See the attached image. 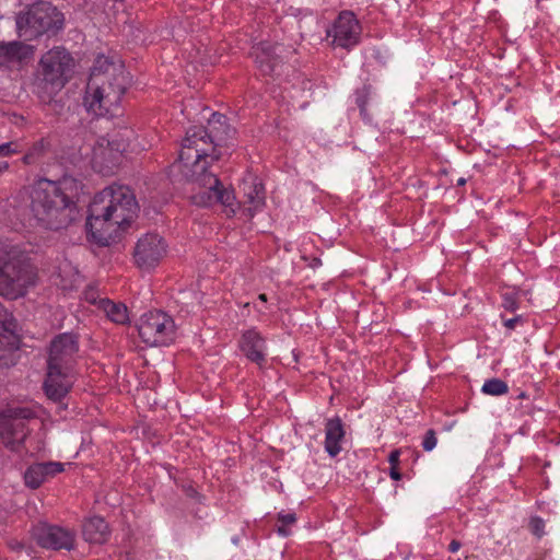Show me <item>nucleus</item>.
Instances as JSON below:
<instances>
[{
    "mask_svg": "<svg viewBox=\"0 0 560 560\" xmlns=\"http://www.w3.org/2000/svg\"><path fill=\"white\" fill-rule=\"evenodd\" d=\"M73 385L71 370L47 366L44 392L48 399L62 402Z\"/></svg>",
    "mask_w": 560,
    "mask_h": 560,
    "instance_id": "ddd939ff",
    "label": "nucleus"
},
{
    "mask_svg": "<svg viewBox=\"0 0 560 560\" xmlns=\"http://www.w3.org/2000/svg\"><path fill=\"white\" fill-rule=\"evenodd\" d=\"M532 533L538 538L545 534V522L540 517H533L529 522Z\"/></svg>",
    "mask_w": 560,
    "mask_h": 560,
    "instance_id": "bb28decb",
    "label": "nucleus"
},
{
    "mask_svg": "<svg viewBox=\"0 0 560 560\" xmlns=\"http://www.w3.org/2000/svg\"><path fill=\"white\" fill-rule=\"evenodd\" d=\"M19 151H20L19 145L15 142H7V143L0 144V155L1 156H9Z\"/></svg>",
    "mask_w": 560,
    "mask_h": 560,
    "instance_id": "c756f323",
    "label": "nucleus"
},
{
    "mask_svg": "<svg viewBox=\"0 0 560 560\" xmlns=\"http://www.w3.org/2000/svg\"><path fill=\"white\" fill-rule=\"evenodd\" d=\"M138 203L133 192L124 185H110L97 192L86 220L91 238L103 246L114 242L136 219Z\"/></svg>",
    "mask_w": 560,
    "mask_h": 560,
    "instance_id": "f03ea898",
    "label": "nucleus"
},
{
    "mask_svg": "<svg viewBox=\"0 0 560 560\" xmlns=\"http://www.w3.org/2000/svg\"><path fill=\"white\" fill-rule=\"evenodd\" d=\"M39 63L43 70H70L74 67V59L65 47L57 46L45 52Z\"/></svg>",
    "mask_w": 560,
    "mask_h": 560,
    "instance_id": "aec40b11",
    "label": "nucleus"
},
{
    "mask_svg": "<svg viewBox=\"0 0 560 560\" xmlns=\"http://www.w3.org/2000/svg\"><path fill=\"white\" fill-rule=\"evenodd\" d=\"M354 95L355 104L360 109V115L362 119L365 121H371L372 117L369 114V107L376 101V96L372 90V86L365 84L361 89H358Z\"/></svg>",
    "mask_w": 560,
    "mask_h": 560,
    "instance_id": "5701e85b",
    "label": "nucleus"
},
{
    "mask_svg": "<svg viewBox=\"0 0 560 560\" xmlns=\"http://www.w3.org/2000/svg\"><path fill=\"white\" fill-rule=\"evenodd\" d=\"M79 184L71 176L59 180L39 179L33 187L31 210L37 222L46 229L59 230L73 219Z\"/></svg>",
    "mask_w": 560,
    "mask_h": 560,
    "instance_id": "7ed1b4c3",
    "label": "nucleus"
},
{
    "mask_svg": "<svg viewBox=\"0 0 560 560\" xmlns=\"http://www.w3.org/2000/svg\"><path fill=\"white\" fill-rule=\"evenodd\" d=\"M389 475L394 480H399L401 477L400 472L395 467H392Z\"/></svg>",
    "mask_w": 560,
    "mask_h": 560,
    "instance_id": "e433bc0d",
    "label": "nucleus"
},
{
    "mask_svg": "<svg viewBox=\"0 0 560 560\" xmlns=\"http://www.w3.org/2000/svg\"><path fill=\"white\" fill-rule=\"evenodd\" d=\"M361 25L350 11H343L339 14L332 28V45L349 49L357 45L360 39Z\"/></svg>",
    "mask_w": 560,
    "mask_h": 560,
    "instance_id": "9b49d317",
    "label": "nucleus"
},
{
    "mask_svg": "<svg viewBox=\"0 0 560 560\" xmlns=\"http://www.w3.org/2000/svg\"><path fill=\"white\" fill-rule=\"evenodd\" d=\"M9 163L8 162H0V173L8 170Z\"/></svg>",
    "mask_w": 560,
    "mask_h": 560,
    "instance_id": "4c0bfd02",
    "label": "nucleus"
},
{
    "mask_svg": "<svg viewBox=\"0 0 560 560\" xmlns=\"http://www.w3.org/2000/svg\"><path fill=\"white\" fill-rule=\"evenodd\" d=\"M129 72H91L83 105L96 117L117 114L122 95L130 84Z\"/></svg>",
    "mask_w": 560,
    "mask_h": 560,
    "instance_id": "39448f33",
    "label": "nucleus"
},
{
    "mask_svg": "<svg viewBox=\"0 0 560 560\" xmlns=\"http://www.w3.org/2000/svg\"><path fill=\"white\" fill-rule=\"evenodd\" d=\"M502 306L506 310V311H511V312H514L517 310L518 307V303H517V298L514 293H505L503 295V302H502Z\"/></svg>",
    "mask_w": 560,
    "mask_h": 560,
    "instance_id": "c85d7f7f",
    "label": "nucleus"
},
{
    "mask_svg": "<svg viewBox=\"0 0 560 560\" xmlns=\"http://www.w3.org/2000/svg\"><path fill=\"white\" fill-rule=\"evenodd\" d=\"M240 348L252 362H255L258 365H261L265 362L267 354L266 342L256 329H248L242 335Z\"/></svg>",
    "mask_w": 560,
    "mask_h": 560,
    "instance_id": "dca6fc26",
    "label": "nucleus"
},
{
    "mask_svg": "<svg viewBox=\"0 0 560 560\" xmlns=\"http://www.w3.org/2000/svg\"><path fill=\"white\" fill-rule=\"evenodd\" d=\"M108 535V526L102 517H91L83 525V537L91 544H103L107 540Z\"/></svg>",
    "mask_w": 560,
    "mask_h": 560,
    "instance_id": "412c9836",
    "label": "nucleus"
},
{
    "mask_svg": "<svg viewBox=\"0 0 560 560\" xmlns=\"http://www.w3.org/2000/svg\"><path fill=\"white\" fill-rule=\"evenodd\" d=\"M33 418L28 408H11L0 415V439L3 444L16 451L27 435L26 421Z\"/></svg>",
    "mask_w": 560,
    "mask_h": 560,
    "instance_id": "6e6552de",
    "label": "nucleus"
},
{
    "mask_svg": "<svg viewBox=\"0 0 560 560\" xmlns=\"http://www.w3.org/2000/svg\"><path fill=\"white\" fill-rule=\"evenodd\" d=\"M523 323V317L521 315H517L513 318L505 319L503 322V325L505 328L512 330L514 329L518 324Z\"/></svg>",
    "mask_w": 560,
    "mask_h": 560,
    "instance_id": "2f4dec72",
    "label": "nucleus"
},
{
    "mask_svg": "<svg viewBox=\"0 0 560 560\" xmlns=\"http://www.w3.org/2000/svg\"><path fill=\"white\" fill-rule=\"evenodd\" d=\"M345 427L339 417L329 418L325 422V451L330 457H336L342 450Z\"/></svg>",
    "mask_w": 560,
    "mask_h": 560,
    "instance_id": "a211bd4d",
    "label": "nucleus"
},
{
    "mask_svg": "<svg viewBox=\"0 0 560 560\" xmlns=\"http://www.w3.org/2000/svg\"><path fill=\"white\" fill-rule=\"evenodd\" d=\"M43 150H44V142L43 141L37 142L36 144H34V147L31 149V151L23 156V162L25 164H32L35 161V158L37 155H39L43 152Z\"/></svg>",
    "mask_w": 560,
    "mask_h": 560,
    "instance_id": "a878e982",
    "label": "nucleus"
},
{
    "mask_svg": "<svg viewBox=\"0 0 560 560\" xmlns=\"http://www.w3.org/2000/svg\"><path fill=\"white\" fill-rule=\"evenodd\" d=\"M100 310L116 324H126L129 322L127 306L121 303H114L110 300L101 299Z\"/></svg>",
    "mask_w": 560,
    "mask_h": 560,
    "instance_id": "4be33fe9",
    "label": "nucleus"
},
{
    "mask_svg": "<svg viewBox=\"0 0 560 560\" xmlns=\"http://www.w3.org/2000/svg\"><path fill=\"white\" fill-rule=\"evenodd\" d=\"M277 533L282 536V537H287L290 535V529H289V526L288 525H283L281 524L280 526H278L277 528Z\"/></svg>",
    "mask_w": 560,
    "mask_h": 560,
    "instance_id": "f704fd0d",
    "label": "nucleus"
},
{
    "mask_svg": "<svg viewBox=\"0 0 560 560\" xmlns=\"http://www.w3.org/2000/svg\"><path fill=\"white\" fill-rule=\"evenodd\" d=\"M33 538L36 542L46 549L59 550L73 548L75 533L48 523H38L32 529Z\"/></svg>",
    "mask_w": 560,
    "mask_h": 560,
    "instance_id": "1a4fd4ad",
    "label": "nucleus"
},
{
    "mask_svg": "<svg viewBox=\"0 0 560 560\" xmlns=\"http://www.w3.org/2000/svg\"><path fill=\"white\" fill-rule=\"evenodd\" d=\"M228 130L225 116L218 113L212 114L207 129H189L182 141L178 160L170 166V176L175 182H186L189 185L188 191L195 205L209 207L220 203L229 215L240 208L247 217L253 218L266 205L262 184L257 178L245 179L242 184L243 199L236 203L233 191L223 188L217 176L208 172V159L214 161L220 158L217 148L225 140Z\"/></svg>",
    "mask_w": 560,
    "mask_h": 560,
    "instance_id": "f257e3e1",
    "label": "nucleus"
},
{
    "mask_svg": "<svg viewBox=\"0 0 560 560\" xmlns=\"http://www.w3.org/2000/svg\"><path fill=\"white\" fill-rule=\"evenodd\" d=\"M77 351L78 341L73 335L57 336L50 345L47 366L71 370Z\"/></svg>",
    "mask_w": 560,
    "mask_h": 560,
    "instance_id": "f8f14e48",
    "label": "nucleus"
},
{
    "mask_svg": "<svg viewBox=\"0 0 560 560\" xmlns=\"http://www.w3.org/2000/svg\"><path fill=\"white\" fill-rule=\"evenodd\" d=\"M124 68V61L116 54L98 55L95 58L94 66L91 70H108L109 68Z\"/></svg>",
    "mask_w": 560,
    "mask_h": 560,
    "instance_id": "b1692460",
    "label": "nucleus"
},
{
    "mask_svg": "<svg viewBox=\"0 0 560 560\" xmlns=\"http://www.w3.org/2000/svg\"><path fill=\"white\" fill-rule=\"evenodd\" d=\"M166 244L156 233L141 236L135 248V260L141 269L154 268L165 256Z\"/></svg>",
    "mask_w": 560,
    "mask_h": 560,
    "instance_id": "9d476101",
    "label": "nucleus"
},
{
    "mask_svg": "<svg viewBox=\"0 0 560 560\" xmlns=\"http://www.w3.org/2000/svg\"><path fill=\"white\" fill-rule=\"evenodd\" d=\"M278 521L283 525L291 526L295 523L296 517L294 513H279Z\"/></svg>",
    "mask_w": 560,
    "mask_h": 560,
    "instance_id": "7c9ffc66",
    "label": "nucleus"
},
{
    "mask_svg": "<svg viewBox=\"0 0 560 560\" xmlns=\"http://www.w3.org/2000/svg\"><path fill=\"white\" fill-rule=\"evenodd\" d=\"M138 332L150 347L168 346L175 338V323L165 312L150 311L140 317Z\"/></svg>",
    "mask_w": 560,
    "mask_h": 560,
    "instance_id": "0eeeda50",
    "label": "nucleus"
},
{
    "mask_svg": "<svg viewBox=\"0 0 560 560\" xmlns=\"http://www.w3.org/2000/svg\"><path fill=\"white\" fill-rule=\"evenodd\" d=\"M389 463L392 464L393 467H395L398 462H399V452L398 451H394L389 454Z\"/></svg>",
    "mask_w": 560,
    "mask_h": 560,
    "instance_id": "72a5a7b5",
    "label": "nucleus"
},
{
    "mask_svg": "<svg viewBox=\"0 0 560 560\" xmlns=\"http://www.w3.org/2000/svg\"><path fill=\"white\" fill-rule=\"evenodd\" d=\"M37 281L30 252L18 244L0 243V295L10 300L23 298Z\"/></svg>",
    "mask_w": 560,
    "mask_h": 560,
    "instance_id": "20e7f679",
    "label": "nucleus"
},
{
    "mask_svg": "<svg viewBox=\"0 0 560 560\" xmlns=\"http://www.w3.org/2000/svg\"><path fill=\"white\" fill-rule=\"evenodd\" d=\"M460 542L458 540H452L448 545V550L451 552H457L460 549Z\"/></svg>",
    "mask_w": 560,
    "mask_h": 560,
    "instance_id": "c9c22d12",
    "label": "nucleus"
},
{
    "mask_svg": "<svg viewBox=\"0 0 560 560\" xmlns=\"http://www.w3.org/2000/svg\"><path fill=\"white\" fill-rule=\"evenodd\" d=\"M65 465L59 462L38 463L30 466L24 472V482L31 489H37L48 478L63 471Z\"/></svg>",
    "mask_w": 560,
    "mask_h": 560,
    "instance_id": "2eb2a0df",
    "label": "nucleus"
},
{
    "mask_svg": "<svg viewBox=\"0 0 560 560\" xmlns=\"http://www.w3.org/2000/svg\"><path fill=\"white\" fill-rule=\"evenodd\" d=\"M34 56V47L22 42L0 44V67L22 65L23 61Z\"/></svg>",
    "mask_w": 560,
    "mask_h": 560,
    "instance_id": "f3484780",
    "label": "nucleus"
},
{
    "mask_svg": "<svg viewBox=\"0 0 560 560\" xmlns=\"http://www.w3.org/2000/svg\"><path fill=\"white\" fill-rule=\"evenodd\" d=\"M85 300L92 304H96L100 307V300L96 298V293L92 290L85 292Z\"/></svg>",
    "mask_w": 560,
    "mask_h": 560,
    "instance_id": "473e14b6",
    "label": "nucleus"
},
{
    "mask_svg": "<svg viewBox=\"0 0 560 560\" xmlns=\"http://www.w3.org/2000/svg\"><path fill=\"white\" fill-rule=\"evenodd\" d=\"M465 183H466V179H465V178H463V177H460V178L457 180V185H458V186H463V185H465Z\"/></svg>",
    "mask_w": 560,
    "mask_h": 560,
    "instance_id": "58836bf2",
    "label": "nucleus"
},
{
    "mask_svg": "<svg viewBox=\"0 0 560 560\" xmlns=\"http://www.w3.org/2000/svg\"><path fill=\"white\" fill-rule=\"evenodd\" d=\"M436 443H438V439L435 436V432L433 430L427 431L423 442H422L423 450L427 452H431L432 450L435 448Z\"/></svg>",
    "mask_w": 560,
    "mask_h": 560,
    "instance_id": "cd10ccee",
    "label": "nucleus"
},
{
    "mask_svg": "<svg viewBox=\"0 0 560 560\" xmlns=\"http://www.w3.org/2000/svg\"><path fill=\"white\" fill-rule=\"evenodd\" d=\"M15 24L19 37L32 40L42 35H56L63 28L65 15L52 3L36 1L16 14Z\"/></svg>",
    "mask_w": 560,
    "mask_h": 560,
    "instance_id": "423d86ee",
    "label": "nucleus"
},
{
    "mask_svg": "<svg viewBox=\"0 0 560 560\" xmlns=\"http://www.w3.org/2000/svg\"><path fill=\"white\" fill-rule=\"evenodd\" d=\"M285 49L281 45L259 43L253 48L252 56L255 58L258 67H267L272 70L281 66L282 52Z\"/></svg>",
    "mask_w": 560,
    "mask_h": 560,
    "instance_id": "6ab92c4d",
    "label": "nucleus"
},
{
    "mask_svg": "<svg viewBox=\"0 0 560 560\" xmlns=\"http://www.w3.org/2000/svg\"><path fill=\"white\" fill-rule=\"evenodd\" d=\"M122 151H125V147L119 143L100 138L92 149L91 163L93 168L100 173H107Z\"/></svg>",
    "mask_w": 560,
    "mask_h": 560,
    "instance_id": "4468645a",
    "label": "nucleus"
},
{
    "mask_svg": "<svg viewBox=\"0 0 560 560\" xmlns=\"http://www.w3.org/2000/svg\"><path fill=\"white\" fill-rule=\"evenodd\" d=\"M258 299H259L261 302H266V301H267V296H266V294H260Z\"/></svg>",
    "mask_w": 560,
    "mask_h": 560,
    "instance_id": "ea45409f",
    "label": "nucleus"
},
{
    "mask_svg": "<svg viewBox=\"0 0 560 560\" xmlns=\"http://www.w3.org/2000/svg\"><path fill=\"white\" fill-rule=\"evenodd\" d=\"M481 392L490 396H502L509 392V386L500 378H490L483 383Z\"/></svg>",
    "mask_w": 560,
    "mask_h": 560,
    "instance_id": "393cba45",
    "label": "nucleus"
}]
</instances>
